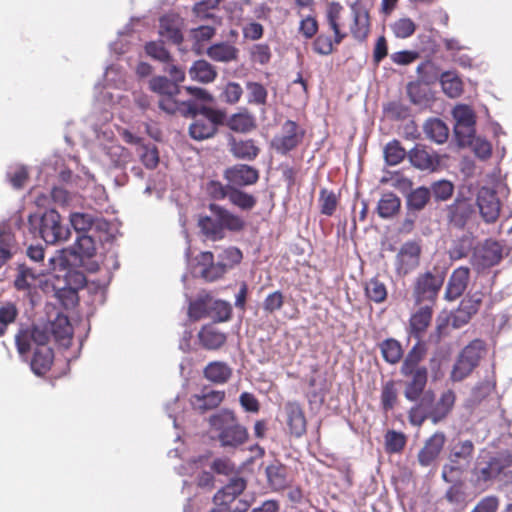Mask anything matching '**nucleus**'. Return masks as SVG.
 Here are the masks:
<instances>
[{
	"mask_svg": "<svg viewBox=\"0 0 512 512\" xmlns=\"http://www.w3.org/2000/svg\"><path fill=\"white\" fill-rule=\"evenodd\" d=\"M29 224L32 232H38L47 244L63 242L70 237V230L62 225L61 216L54 209L45 211L41 216H29Z\"/></svg>",
	"mask_w": 512,
	"mask_h": 512,
	"instance_id": "obj_3",
	"label": "nucleus"
},
{
	"mask_svg": "<svg viewBox=\"0 0 512 512\" xmlns=\"http://www.w3.org/2000/svg\"><path fill=\"white\" fill-rule=\"evenodd\" d=\"M411 380L406 383L404 395L410 401H417L426 393L424 388L427 384L428 371L426 367L417 368L410 373Z\"/></svg>",
	"mask_w": 512,
	"mask_h": 512,
	"instance_id": "obj_23",
	"label": "nucleus"
},
{
	"mask_svg": "<svg viewBox=\"0 0 512 512\" xmlns=\"http://www.w3.org/2000/svg\"><path fill=\"white\" fill-rule=\"evenodd\" d=\"M246 481L242 477L231 476L226 481V512H246L251 506L252 497L243 493Z\"/></svg>",
	"mask_w": 512,
	"mask_h": 512,
	"instance_id": "obj_8",
	"label": "nucleus"
},
{
	"mask_svg": "<svg viewBox=\"0 0 512 512\" xmlns=\"http://www.w3.org/2000/svg\"><path fill=\"white\" fill-rule=\"evenodd\" d=\"M369 32V23H368V15L364 13L363 15L359 13H355L354 15V25L351 27V33L354 38L363 41Z\"/></svg>",
	"mask_w": 512,
	"mask_h": 512,
	"instance_id": "obj_55",
	"label": "nucleus"
},
{
	"mask_svg": "<svg viewBox=\"0 0 512 512\" xmlns=\"http://www.w3.org/2000/svg\"><path fill=\"white\" fill-rule=\"evenodd\" d=\"M386 449L390 453L400 452L406 443L405 436L396 431H389L385 436Z\"/></svg>",
	"mask_w": 512,
	"mask_h": 512,
	"instance_id": "obj_62",
	"label": "nucleus"
},
{
	"mask_svg": "<svg viewBox=\"0 0 512 512\" xmlns=\"http://www.w3.org/2000/svg\"><path fill=\"white\" fill-rule=\"evenodd\" d=\"M141 162L148 169H154L159 163L158 150L155 146H142L140 153Z\"/></svg>",
	"mask_w": 512,
	"mask_h": 512,
	"instance_id": "obj_64",
	"label": "nucleus"
},
{
	"mask_svg": "<svg viewBox=\"0 0 512 512\" xmlns=\"http://www.w3.org/2000/svg\"><path fill=\"white\" fill-rule=\"evenodd\" d=\"M230 152L232 155L241 160L252 161L254 160L260 149L257 147L252 139L237 140L236 138H230L229 140Z\"/></svg>",
	"mask_w": 512,
	"mask_h": 512,
	"instance_id": "obj_31",
	"label": "nucleus"
},
{
	"mask_svg": "<svg viewBox=\"0 0 512 512\" xmlns=\"http://www.w3.org/2000/svg\"><path fill=\"white\" fill-rule=\"evenodd\" d=\"M408 159L413 167L422 171H434L440 163L434 151L420 144L408 151Z\"/></svg>",
	"mask_w": 512,
	"mask_h": 512,
	"instance_id": "obj_19",
	"label": "nucleus"
},
{
	"mask_svg": "<svg viewBox=\"0 0 512 512\" xmlns=\"http://www.w3.org/2000/svg\"><path fill=\"white\" fill-rule=\"evenodd\" d=\"M42 274L26 264H19L17 266V274L14 279V287L18 291H25L30 293L36 286L38 277Z\"/></svg>",
	"mask_w": 512,
	"mask_h": 512,
	"instance_id": "obj_29",
	"label": "nucleus"
},
{
	"mask_svg": "<svg viewBox=\"0 0 512 512\" xmlns=\"http://www.w3.org/2000/svg\"><path fill=\"white\" fill-rule=\"evenodd\" d=\"M248 439V432L244 426L233 424L226 426V447H238Z\"/></svg>",
	"mask_w": 512,
	"mask_h": 512,
	"instance_id": "obj_47",
	"label": "nucleus"
},
{
	"mask_svg": "<svg viewBox=\"0 0 512 512\" xmlns=\"http://www.w3.org/2000/svg\"><path fill=\"white\" fill-rule=\"evenodd\" d=\"M454 134L458 145L466 147L475 138V124L454 125Z\"/></svg>",
	"mask_w": 512,
	"mask_h": 512,
	"instance_id": "obj_54",
	"label": "nucleus"
},
{
	"mask_svg": "<svg viewBox=\"0 0 512 512\" xmlns=\"http://www.w3.org/2000/svg\"><path fill=\"white\" fill-rule=\"evenodd\" d=\"M188 315L193 320L211 317L217 318L218 321H224V301L214 300L211 295L205 294L190 303Z\"/></svg>",
	"mask_w": 512,
	"mask_h": 512,
	"instance_id": "obj_10",
	"label": "nucleus"
},
{
	"mask_svg": "<svg viewBox=\"0 0 512 512\" xmlns=\"http://www.w3.org/2000/svg\"><path fill=\"white\" fill-rule=\"evenodd\" d=\"M454 125L475 124V115L473 110L467 105H457L453 109Z\"/></svg>",
	"mask_w": 512,
	"mask_h": 512,
	"instance_id": "obj_61",
	"label": "nucleus"
},
{
	"mask_svg": "<svg viewBox=\"0 0 512 512\" xmlns=\"http://www.w3.org/2000/svg\"><path fill=\"white\" fill-rule=\"evenodd\" d=\"M178 94H168L159 100V107L168 114H180L184 117L197 115L199 106L195 101H181L177 99Z\"/></svg>",
	"mask_w": 512,
	"mask_h": 512,
	"instance_id": "obj_18",
	"label": "nucleus"
},
{
	"mask_svg": "<svg viewBox=\"0 0 512 512\" xmlns=\"http://www.w3.org/2000/svg\"><path fill=\"white\" fill-rule=\"evenodd\" d=\"M145 51L151 58L162 62L168 63L172 56L169 51L164 47L163 43L151 41L145 45Z\"/></svg>",
	"mask_w": 512,
	"mask_h": 512,
	"instance_id": "obj_53",
	"label": "nucleus"
},
{
	"mask_svg": "<svg viewBox=\"0 0 512 512\" xmlns=\"http://www.w3.org/2000/svg\"><path fill=\"white\" fill-rule=\"evenodd\" d=\"M54 353L49 346L36 347L30 361L31 370L37 376L45 375L52 367Z\"/></svg>",
	"mask_w": 512,
	"mask_h": 512,
	"instance_id": "obj_26",
	"label": "nucleus"
},
{
	"mask_svg": "<svg viewBox=\"0 0 512 512\" xmlns=\"http://www.w3.org/2000/svg\"><path fill=\"white\" fill-rule=\"evenodd\" d=\"M284 410L291 435L301 437L306 432V419L301 406L296 402H288Z\"/></svg>",
	"mask_w": 512,
	"mask_h": 512,
	"instance_id": "obj_22",
	"label": "nucleus"
},
{
	"mask_svg": "<svg viewBox=\"0 0 512 512\" xmlns=\"http://www.w3.org/2000/svg\"><path fill=\"white\" fill-rule=\"evenodd\" d=\"M424 352V348L419 344L412 347V349L406 355L401 366L402 375L408 377L410 373L417 370V368H421L420 366H418V364L423 358Z\"/></svg>",
	"mask_w": 512,
	"mask_h": 512,
	"instance_id": "obj_43",
	"label": "nucleus"
},
{
	"mask_svg": "<svg viewBox=\"0 0 512 512\" xmlns=\"http://www.w3.org/2000/svg\"><path fill=\"white\" fill-rule=\"evenodd\" d=\"M222 392L204 388L202 394H196L191 397V404L195 410L205 412L216 408L223 400Z\"/></svg>",
	"mask_w": 512,
	"mask_h": 512,
	"instance_id": "obj_30",
	"label": "nucleus"
},
{
	"mask_svg": "<svg viewBox=\"0 0 512 512\" xmlns=\"http://www.w3.org/2000/svg\"><path fill=\"white\" fill-rule=\"evenodd\" d=\"M501 258L502 248L500 244L490 240L475 249L471 263L477 270H482L498 264Z\"/></svg>",
	"mask_w": 512,
	"mask_h": 512,
	"instance_id": "obj_15",
	"label": "nucleus"
},
{
	"mask_svg": "<svg viewBox=\"0 0 512 512\" xmlns=\"http://www.w3.org/2000/svg\"><path fill=\"white\" fill-rule=\"evenodd\" d=\"M7 178L15 189H21L29 178L28 170L25 166H17L7 173Z\"/></svg>",
	"mask_w": 512,
	"mask_h": 512,
	"instance_id": "obj_60",
	"label": "nucleus"
},
{
	"mask_svg": "<svg viewBox=\"0 0 512 512\" xmlns=\"http://www.w3.org/2000/svg\"><path fill=\"white\" fill-rule=\"evenodd\" d=\"M472 249L473 238L470 235H463L453 241L449 249V256L452 260H460L467 257Z\"/></svg>",
	"mask_w": 512,
	"mask_h": 512,
	"instance_id": "obj_42",
	"label": "nucleus"
},
{
	"mask_svg": "<svg viewBox=\"0 0 512 512\" xmlns=\"http://www.w3.org/2000/svg\"><path fill=\"white\" fill-rule=\"evenodd\" d=\"M304 135L305 131L296 122L287 120L282 124L281 132L273 137L271 147L277 153L286 155L303 141Z\"/></svg>",
	"mask_w": 512,
	"mask_h": 512,
	"instance_id": "obj_9",
	"label": "nucleus"
},
{
	"mask_svg": "<svg viewBox=\"0 0 512 512\" xmlns=\"http://www.w3.org/2000/svg\"><path fill=\"white\" fill-rule=\"evenodd\" d=\"M259 179V171L252 166L238 164L226 169V180L237 186H250Z\"/></svg>",
	"mask_w": 512,
	"mask_h": 512,
	"instance_id": "obj_20",
	"label": "nucleus"
},
{
	"mask_svg": "<svg viewBox=\"0 0 512 512\" xmlns=\"http://www.w3.org/2000/svg\"><path fill=\"white\" fill-rule=\"evenodd\" d=\"M446 436L443 432H435L424 443V446L419 450L417 460L420 466L428 468L436 464L444 444Z\"/></svg>",
	"mask_w": 512,
	"mask_h": 512,
	"instance_id": "obj_14",
	"label": "nucleus"
},
{
	"mask_svg": "<svg viewBox=\"0 0 512 512\" xmlns=\"http://www.w3.org/2000/svg\"><path fill=\"white\" fill-rule=\"evenodd\" d=\"M444 93L450 98L459 97L463 91L462 81L452 72H444L440 78Z\"/></svg>",
	"mask_w": 512,
	"mask_h": 512,
	"instance_id": "obj_44",
	"label": "nucleus"
},
{
	"mask_svg": "<svg viewBox=\"0 0 512 512\" xmlns=\"http://www.w3.org/2000/svg\"><path fill=\"white\" fill-rule=\"evenodd\" d=\"M431 198V191L424 186L411 190L406 197V207L410 212L422 211Z\"/></svg>",
	"mask_w": 512,
	"mask_h": 512,
	"instance_id": "obj_36",
	"label": "nucleus"
},
{
	"mask_svg": "<svg viewBox=\"0 0 512 512\" xmlns=\"http://www.w3.org/2000/svg\"><path fill=\"white\" fill-rule=\"evenodd\" d=\"M486 354V345L481 339H474L463 348L451 372L453 381H462L478 366Z\"/></svg>",
	"mask_w": 512,
	"mask_h": 512,
	"instance_id": "obj_6",
	"label": "nucleus"
},
{
	"mask_svg": "<svg viewBox=\"0 0 512 512\" xmlns=\"http://www.w3.org/2000/svg\"><path fill=\"white\" fill-rule=\"evenodd\" d=\"M226 125L233 131L238 133H249L256 128V121L252 114L247 110L233 114Z\"/></svg>",
	"mask_w": 512,
	"mask_h": 512,
	"instance_id": "obj_35",
	"label": "nucleus"
},
{
	"mask_svg": "<svg viewBox=\"0 0 512 512\" xmlns=\"http://www.w3.org/2000/svg\"><path fill=\"white\" fill-rule=\"evenodd\" d=\"M477 205L484 221L493 223L498 219L501 204L495 190L489 187L480 188L477 194Z\"/></svg>",
	"mask_w": 512,
	"mask_h": 512,
	"instance_id": "obj_16",
	"label": "nucleus"
},
{
	"mask_svg": "<svg viewBox=\"0 0 512 512\" xmlns=\"http://www.w3.org/2000/svg\"><path fill=\"white\" fill-rule=\"evenodd\" d=\"M397 38H407L415 32V23L410 18H401L391 26Z\"/></svg>",
	"mask_w": 512,
	"mask_h": 512,
	"instance_id": "obj_59",
	"label": "nucleus"
},
{
	"mask_svg": "<svg viewBox=\"0 0 512 512\" xmlns=\"http://www.w3.org/2000/svg\"><path fill=\"white\" fill-rule=\"evenodd\" d=\"M510 462L509 456H483L479 457L472 469V481L477 487L487 488L497 482L499 474Z\"/></svg>",
	"mask_w": 512,
	"mask_h": 512,
	"instance_id": "obj_5",
	"label": "nucleus"
},
{
	"mask_svg": "<svg viewBox=\"0 0 512 512\" xmlns=\"http://www.w3.org/2000/svg\"><path fill=\"white\" fill-rule=\"evenodd\" d=\"M384 111L386 115L393 120L406 119L410 115L409 107L399 101L388 103L385 106Z\"/></svg>",
	"mask_w": 512,
	"mask_h": 512,
	"instance_id": "obj_58",
	"label": "nucleus"
},
{
	"mask_svg": "<svg viewBox=\"0 0 512 512\" xmlns=\"http://www.w3.org/2000/svg\"><path fill=\"white\" fill-rule=\"evenodd\" d=\"M423 130L426 137L437 144H443L448 139L449 129L438 118L428 119L423 125Z\"/></svg>",
	"mask_w": 512,
	"mask_h": 512,
	"instance_id": "obj_34",
	"label": "nucleus"
},
{
	"mask_svg": "<svg viewBox=\"0 0 512 512\" xmlns=\"http://www.w3.org/2000/svg\"><path fill=\"white\" fill-rule=\"evenodd\" d=\"M401 208L400 198L392 193H383L377 204V213L382 219H390L394 217Z\"/></svg>",
	"mask_w": 512,
	"mask_h": 512,
	"instance_id": "obj_32",
	"label": "nucleus"
},
{
	"mask_svg": "<svg viewBox=\"0 0 512 512\" xmlns=\"http://www.w3.org/2000/svg\"><path fill=\"white\" fill-rule=\"evenodd\" d=\"M18 313L16 305L12 302L0 306V337L6 333L8 326L16 321Z\"/></svg>",
	"mask_w": 512,
	"mask_h": 512,
	"instance_id": "obj_50",
	"label": "nucleus"
},
{
	"mask_svg": "<svg viewBox=\"0 0 512 512\" xmlns=\"http://www.w3.org/2000/svg\"><path fill=\"white\" fill-rule=\"evenodd\" d=\"M226 198H228L233 205L246 211L253 209L257 203L253 195L229 185H226Z\"/></svg>",
	"mask_w": 512,
	"mask_h": 512,
	"instance_id": "obj_37",
	"label": "nucleus"
},
{
	"mask_svg": "<svg viewBox=\"0 0 512 512\" xmlns=\"http://www.w3.org/2000/svg\"><path fill=\"white\" fill-rule=\"evenodd\" d=\"M473 212L472 205L467 200H456L448 206L447 218L456 228H463Z\"/></svg>",
	"mask_w": 512,
	"mask_h": 512,
	"instance_id": "obj_27",
	"label": "nucleus"
},
{
	"mask_svg": "<svg viewBox=\"0 0 512 512\" xmlns=\"http://www.w3.org/2000/svg\"><path fill=\"white\" fill-rule=\"evenodd\" d=\"M385 161L388 165L394 166L401 163L408 157V152L401 146L398 140L388 142L383 150Z\"/></svg>",
	"mask_w": 512,
	"mask_h": 512,
	"instance_id": "obj_41",
	"label": "nucleus"
},
{
	"mask_svg": "<svg viewBox=\"0 0 512 512\" xmlns=\"http://www.w3.org/2000/svg\"><path fill=\"white\" fill-rule=\"evenodd\" d=\"M474 443L471 440H457L450 444L447 462L442 467L441 477L446 483L461 479L474 458Z\"/></svg>",
	"mask_w": 512,
	"mask_h": 512,
	"instance_id": "obj_2",
	"label": "nucleus"
},
{
	"mask_svg": "<svg viewBox=\"0 0 512 512\" xmlns=\"http://www.w3.org/2000/svg\"><path fill=\"white\" fill-rule=\"evenodd\" d=\"M454 403L455 394L451 390L443 392L436 403H434L433 392L426 391L420 402L410 409V423L414 426H421L426 419H430L433 424H437L448 416Z\"/></svg>",
	"mask_w": 512,
	"mask_h": 512,
	"instance_id": "obj_1",
	"label": "nucleus"
},
{
	"mask_svg": "<svg viewBox=\"0 0 512 512\" xmlns=\"http://www.w3.org/2000/svg\"><path fill=\"white\" fill-rule=\"evenodd\" d=\"M195 121L190 125L189 133L192 138L202 140L209 138L216 132L217 126L224 121V113L212 106H199Z\"/></svg>",
	"mask_w": 512,
	"mask_h": 512,
	"instance_id": "obj_7",
	"label": "nucleus"
},
{
	"mask_svg": "<svg viewBox=\"0 0 512 512\" xmlns=\"http://www.w3.org/2000/svg\"><path fill=\"white\" fill-rule=\"evenodd\" d=\"M469 276V268L462 266L455 269L447 282L445 299L453 301L459 298L467 288Z\"/></svg>",
	"mask_w": 512,
	"mask_h": 512,
	"instance_id": "obj_21",
	"label": "nucleus"
},
{
	"mask_svg": "<svg viewBox=\"0 0 512 512\" xmlns=\"http://www.w3.org/2000/svg\"><path fill=\"white\" fill-rule=\"evenodd\" d=\"M210 215L200 216L198 226L203 235L210 240L223 238L224 209L217 204L209 205Z\"/></svg>",
	"mask_w": 512,
	"mask_h": 512,
	"instance_id": "obj_12",
	"label": "nucleus"
},
{
	"mask_svg": "<svg viewBox=\"0 0 512 512\" xmlns=\"http://www.w3.org/2000/svg\"><path fill=\"white\" fill-rule=\"evenodd\" d=\"M341 11H342V6L339 3L333 2L328 6V9L326 12V19H327L330 29L333 30V32L335 34V43L336 44H339L345 37V35L340 32L339 25H338V19L340 17Z\"/></svg>",
	"mask_w": 512,
	"mask_h": 512,
	"instance_id": "obj_49",
	"label": "nucleus"
},
{
	"mask_svg": "<svg viewBox=\"0 0 512 512\" xmlns=\"http://www.w3.org/2000/svg\"><path fill=\"white\" fill-rule=\"evenodd\" d=\"M50 335L56 341H69L72 337V326L67 316L58 314L56 318L50 322Z\"/></svg>",
	"mask_w": 512,
	"mask_h": 512,
	"instance_id": "obj_38",
	"label": "nucleus"
},
{
	"mask_svg": "<svg viewBox=\"0 0 512 512\" xmlns=\"http://www.w3.org/2000/svg\"><path fill=\"white\" fill-rule=\"evenodd\" d=\"M194 273L206 281H214L224 274V264L214 263V256L211 252H201L195 258Z\"/></svg>",
	"mask_w": 512,
	"mask_h": 512,
	"instance_id": "obj_17",
	"label": "nucleus"
},
{
	"mask_svg": "<svg viewBox=\"0 0 512 512\" xmlns=\"http://www.w3.org/2000/svg\"><path fill=\"white\" fill-rule=\"evenodd\" d=\"M214 33V28L211 26H200L198 28L191 29L190 36L194 40L192 47L193 50L199 52L201 44L203 42L209 41L213 37Z\"/></svg>",
	"mask_w": 512,
	"mask_h": 512,
	"instance_id": "obj_56",
	"label": "nucleus"
},
{
	"mask_svg": "<svg viewBox=\"0 0 512 512\" xmlns=\"http://www.w3.org/2000/svg\"><path fill=\"white\" fill-rule=\"evenodd\" d=\"M265 472L270 487L275 491L283 490L291 483L288 468L279 462L268 465Z\"/></svg>",
	"mask_w": 512,
	"mask_h": 512,
	"instance_id": "obj_25",
	"label": "nucleus"
},
{
	"mask_svg": "<svg viewBox=\"0 0 512 512\" xmlns=\"http://www.w3.org/2000/svg\"><path fill=\"white\" fill-rule=\"evenodd\" d=\"M445 273L438 267H433L424 273H420L414 283L413 297L416 304L433 305L443 286Z\"/></svg>",
	"mask_w": 512,
	"mask_h": 512,
	"instance_id": "obj_4",
	"label": "nucleus"
},
{
	"mask_svg": "<svg viewBox=\"0 0 512 512\" xmlns=\"http://www.w3.org/2000/svg\"><path fill=\"white\" fill-rule=\"evenodd\" d=\"M181 19L174 15H164L160 18L159 34L165 40L180 45L183 42Z\"/></svg>",
	"mask_w": 512,
	"mask_h": 512,
	"instance_id": "obj_24",
	"label": "nucleus"
},
{
	"mask_svg": "<svg viewBox=\"0 0 512 512\" xmlns=\"http://www.w3.org/2000/svg\"><path fill=\"white\" fill-rule=\"evenodd\" d=\"M150 89L161 97L168 94H179V85L164 76L153 77L149 82Z\"/></svg>",
	"mask_w": 512,
	"mask_h": 512,
	"instance_id": "obj_46",
	"label": "nucleus"
},
{
	"mask_svg": "<svg viewBox=\"0 0 512 512\" xmlns=\"http://www.w3.org/2000/svg\"><path fill=\"white\" fill-rule=\"evenodd\" d=\"M217 318L212 323L206 324L200 330L198 336L201 344L207 349H218L224 343V333L217 327Z\"/></svg>",
	"mask_w": 512,
	"mask_h": 512,
	"instance_id": "obj_28",
	"label": "nucleus"
},
{
	"mask_svg": "<svg viewBox=\"0 0 512 512\" xmlns=\"http://www.w3.org/2000/svg\"><path fill=\"white\" fill-rule=\"evenodd\" d=\"M365 294L371 301L382 303L387 298V289L379 279L372 278L365 285Z\"/></svg>",
	"mask_w": 512,
	"mask_h": 512,
	"instance_id": "obj_48",
	"label": "nucleus"
},
{
	"mask_svg": "<svg viewBox=\"0 0 512 512\" xmlns=\"http://www.w3.org/2000/svg\"><path fill=\"white\" fill-rule=\"evenodd\" d=\"M384 360L390 364H396L403 356L402 346L399 341L389 338L379 344Z\"/></svg>",
	"mask_w": 512,
	"mask_h": 512,
	"instance_id": "obj_40",
	"label": "nucleus"
},
{
	"mask_svg": "<svg viewBox=\"0 0 512 512\" xmlns=\"http://www.w3.org/2000/svg\"><path fill=\"white\" fill-rule=\"evenodd\" d=\"M94 250L93 240L84 233L78 234L74 244V253L79 256H91Z\"/></svg>",
	"mask_w": 512,
	"mask_h": 512,
	"instance_id": "obj_63",
	"label": "nucleus"
},
{
	"mask_svg": "<svg viewBox=\"0 0 512 512\" xmlns=\"http://www.w3.org/2000/svg\"><path fill=\"white\" fill-rule=\"evenodd\" d=\"M50 336L46 328L36 325L20 329L15 336L17 350L19 354L25 355L31 350L32 344L36 347L48 346Z\"/></svg>",
	"mask_w": 512,
	"mask_h": 512,
	"instance_id": "obj_11",
	"label": "nucleus"
},
{
	"mask_svg": "<svg viewBox=\"0 0 512 512\" xmlns=\"http://www.w3.org/2000/svg\"><path fill=\"white\" fill-rule=\"evenodd\" d=\"M189 75L192 80L209 83L215 79L216 71L207 61L198 60L190 68Z\"/></svg>",
	"mask_w": 512,
	"mask_h": 512,
	"instance_id": "obj_39",
	"label": "nucleus"
},
{
	"mask_svg": "<svg viewBox=\"0 0 512 512\" xmlns=\"http://www.w3.org/2000/svg\"><path fill=\"white\" fill-rule=\"evenodd\" d=\"M319 204L321 213L327 216H331L336 210L338 198L333 191L321 189L319 195Z\"/></svg>",
	"mask_w": 512,
	"mask_h": 512,
	"instance_id": "obj_51",
	"label": "nucleus"
},
{
	"mask_svg": "<svg viewBox=\"0 0 512 512\" xmlns=\"http://www.w3.org/2000/svg\"><path fill=\"white\" fill-rule=\"evenodd\" d=\"M430 191L436 201H446L452 196L454 186L448 180H439L432 183Z\"/></svg>",
	"mask_w": 512,
	"mask_h": 512,
	"instance_id": "obj_52",
	"label": "nucleus"
},
{
	"mask_svg": "<svg viewBox=\"0 0 512 512\" xmlns=\"http://www.w3.org/2000/svg\"><path fill=\"white\" fill-rule=\"evenodd\" d=\"M70 223L78 234L87 232L93 224V217L87 213H72Z\"/></svg>",
	"mask_w": 512,
	"mask_h": 512,
	"instance_id": "obj_57",
	"label": "nucleus"
},
{
	"mask_svg": "<svg viewBox=\"0 0 512 512\" xmlns=\"http://www.w3.org/2000/svg\"><path fill=\"white\" fill-rule=\"evenodd\" d=\"M421 247L415 241H407L396 255L395 267L399 275H407L419 266Z\"/></svg>",
	"mask_w": 512,
	"mask_h": 512,
	"instance_id": "obj_13",
	"label": "nucleus"
},
{
	"mask_svg": "<svg viewBox=\"0 0 512 512\" xmlns=\"http://www.w3.org/2000/svg\"><path fill=\"white\" fill-rule=\"evenodd\" d=\"M406 91L410 101L415 105H426L429 102V89L419 81L409 82Z\"/></svg>",
	"mask_w": 512,
	"mask_h": 512,
	"instance_id": "obj_45",
	"label": "nucleus"
},
{
	"mask_svg": "<svg viewBox=\"0 0 512 512\" xmlns=\"http://www.w3.org/2000/svg\"><path fill=\"white\" fill-rule=\"evenodd\" d=\"M433 305L424 304L410 318L411 332L417 337L420 336L429 326L432 319Z\"/></svg>",
	"mask_w": 512,
	"mask_h": 512,
	"instance_id": "obj_33",
	"label": "nucleus"
}]
</instances>
